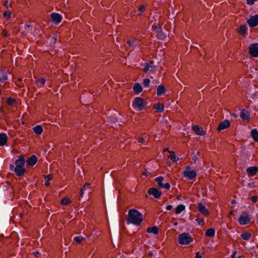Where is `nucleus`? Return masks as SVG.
Masks as SVG:
<instances>
[{
  "instance_id": "obj_14",
  "label": "nucleus",
  "mask_w": 258,
  "mask_h": 258,
  "mask_svg": "<svg viewBox=\"0 0 258 258\" xmlns=\"http://www.w3.org/2000/svg\"><path fill=\"white\" fill-rule=\"evenodd\" d=\"M246 172L248 176H252L256 174L258 172V167L252 166L246 169Z\"/></svg>"
},
{
  "instance_id": "obj_33",
  "label": "nucleus",
  "mask_w": 258,
  "mask_h": 258,
  "mask_svg": "<svg viewBox=\"0 0 258 258\" xmlns=\"http://www.w3.org/2000/svg\"><path fill=\"white\" fill-rule=\"evenodd\" d=\"M16 102V100L12 97H9L7 98V103L8 105L11 106Z\"/></svg>"
},
{
  "instance_id": "obj_37",
  "label": "nucleus",
  "mask_w": 258,
  "mask_h": 258,
  "mask_svg": "<svg viewBox=\"0 0 258 258\" xmlns=\"http://www.w3.org/2000/svg\"><path fill=\"white\" fill-rule=\"evenodd\" d=\"M3 15L6 19H9L11 18V12L10 11H6L4 13Z\"/></svg>"
},
{
  "instance_id": "obj_18",
  "label": "nucleus",
  "mask_w": 258,
  "mask_h": 258,
  "mask_svg": "<svg viewBox=\"0 0 258 258\" xmlns=\"http://www.w3.org/2000/svg\"><path fill=\"white\" fill-rule=\"evenodd\" d=\"M166 89L163 85H159L157 89V95L161 96L166 92Z\"/></svg>"
},
{
  "instance_id": "obj_44",
  "label": "nucleus",
  "mask_w": 258,
  "mask_h": 258,
  "mask_svg": "<svg viewBox=\"0 0 258 258\" xmlns=\"http://www.w3.org/2000/svg\"><path fill=\"white\" fill-rule=\"evenodd\" d=\"M146 6L144 5H142L139 8V10L141 12H143L146 10Z\"/></svg>"
},
{
  "instance_id": "obj_56",
  "label": "nucleus",
  "mask_w": 258,
  "mask_h": 258,
  "mask_svg": "<svg viewBox=\"0 0 258 258\" xmlns=\"http://www.w3.org/2000/svg\"><path fill=\"white\" fill-rule=\"evenodd\" d=\"M51 40L53 41V43H55L57 41V38L55 37H53L51 38Z\"/></svg>"
},
{
  "instance_id": "obj_38",
  "label": "nucleus",
  "mask_w": 258,
  "mask_h": 258,
  "mask_svg": "<svg viewBox=\"0 0 258 258\" xmlns=\"http://www.w3.org/2000/svg\"><path fill=\"white\" fill-rule=\"evenodd\" d=\"M148 140L147 137H140L138 139V143L143 144Z\"/></svg>"
},
{
  "instance_id": "obj_29",
  "label": "nucleus",
  "mask_w": 258,
  "mask_h": 258,
  "mask_svg": "<svg viewBox=\"0 0 258 258\" xmlns=\"http://www.w3.org/2000/svg\"><path fill=\"white\" fill-rule=\"evenodd\" d=\"M185 209V207L183 204H180L178 205L175 209V213L179 214L181 213Z\"/></svg>"
},
{
  "instance_id": "obj_51",
  "label": "nucleus",
  "mask_w": 258,
  "mask_h": 258,
  "mask_svg": "<svg viewBox=\"0 0 258 258\" xmlns=\"http://www.w3.org/2000/svg\"><path fill=\"white\" fill-rule=\"evenodd\" d=\"M146 63L148 64V66H149V67L150 68L154 67V66H153L154 62L153 61H151L149 63Z\"/></svg>"
},
{
  "instance_id": "obj_52",
  "label": "nucleus",
  "mask_w": 258,
  "mask_h": 258,
  "mask_svg": "<svg viewBox=\"0 0 258 258\" xmlns=\"http://www.w3.org/2000/svg\"><path fill=\"white\" fill-rule=\"evenodd\" d=\"M172 208V206L171 205H167L166 207V209L168 211L171 210Z\"/></svg>"
},
{
  "instance_id": "obj_24",
  "label": "nucleus",
  "mask_w": 258,
  "mask_h": 258,
  "mask_svg": "<svg viewBox=\"0 0 258 258\" xmlns=\"http://www.w3.org/2000/svg\"><path fill=\"white\" fill-rule=\"evenodd\" d=\"M247 30V26L245 25H242L240 26L238 30L239 34L242 35H244Z\"/></svg>"
},
{
  "instance_id": "obj_54",
  "label": "nucleus",
  "mask_w": 258,
  "mask_h": 258,
  "mask_svg": "<svg viewBox=\"0 0 258 258\" xmlns=\"http://www.w3.org/2000/svg\"><path fill=\"white\" fill-rule=\"evenodd\" d=\"M84 194V191H83V190L82 189H81V190L80 191V198H82L83 197Z\"/></svg>"
},
{
  "instance_id": "obj_10",
  "label": "nucleus",
  "mask_w": 258,
  "mask_h": 258,
  "mask_svg": "<svg viewBox=\"0 0 258 258\" xmlns=\"http://www.w3.org/2000/svg\"><path fill=\"white\" fill-rule=\"evenodd\" d=\"M197 172L193 170H184L183 172V177L188 178L189 180H192L194 179L197 176Z\"/></svg>"
},
{
  "instance_id": "obj_59",
  "label": "nucleus",
  "mask_w": 258,
  "mask_h": 258,
  "mask_svg": "<svg viewBox=\"0 0 258 258\" xmlns=\"http://www.w3.org/2000/svg\"><path fill=\"white\" fill-rule=\"evenodd\" d=\"M191 167L189 166H186V169L185 170H189Z\"/></svg>"
},
{
  "instance_id": "obj_46",
  "label": "nucleus",
  "mask_w": 258,
  "mask_h": 258,
  "mask_svg": "<svg viewBox=\"0 0 258 258\" xmlns=\"http://www.w3.org/2000/svg\"><path fill=\"white\" fill-rule=\"evenodd\" d=\"M158 25L156 23H154L151 27V30L153 31H155Z\"/></svg>"
},
{
  "instance_id": "obj_12",
  "label": "nucleus",
  "mask_w": 258,
  "mask_h": 258,
  "mask_svg": "<svg viewBox=\"0 0 258 258\" xmlns=\"http://www.w3.org/2000/svg\"><path fill=\"white\" fill-rule=\"evenodd\" d=\"M240 116L244 121H249L250 120L249 112L245 109H243L241 110Z\"/></svg>"
},
{
  "instance_id": "obj_8",
  "label": "nucleus",
  "mask_w": 258,
  "mask_h": 258,
  "mask_svg": "<svg viewBox=\"0 0 258 258\" xmlns=\"http://www.w3.org/2000/svg\"><path fill=\"white\" fill-rule=\"evenodd\" d=\"M51 19L54 24L58 25L61 22L62 17L58 13H53L51 14Z\"/></svg>"
},
{
  "instance_id": "obj_61",
  "label": "nucleus",
  "mask_w": 258,
  "mask_h": 258,
  "mask_svg": "<svg viewBox=\"0 0 258 258\" xmlns=\"http://www.w3.org/2000/svg\"><path fill=\"white\" fill-rule=\"evenodd\" d=\"M232 115H233V117H235V118H237V117H238V115H237V114H235V113H233Z\"/></svg>"
},
{
  "instance_id": "obj_42",
  "label": "nucleus",
  "mask_w": 258,
  "mask_h": 258,
  "mask_svg": "<svg viewBox=\"0 0 258 258\" xmlns=\"http://www.w3.org/2000/svg\"><path fill=\"white\" fill-rule=\"evenodd\" d=\"M162 31V27L161 26H158L155 32H156V34L161 32Z\"/></svg>"
},
{
  "instance_id": "obj_45",
  "label": "nucleus",
  "mask_w": 258,
  "mask_h": 258,
  "mask_svg": "<svg viewBox=\"0 0 258 258\" xmlns=\"http://www.w3.org/2000/svg\"><path fill=\"white\" fill-rule=\"evenodd\" d=\"M150 68L149 67V66H148V64L146 63V65L145 67L143 68V70L144 72L147 73L150 71Z\"/></svg>"
},
{
  "instance_id": "obj_27",
  "label": "nucleus",
  "mask_w": 258,
  "mask_h": 258,
  "mask_svg": "<svg viewBox=\"0 0 258 258\" xmlns=\"http://www.w3.org/2000/svg\"><path fill=\"white\" fill-rule=\"evenodd\" d=\"M36 83L38 87H43L45 84V80L43 78H40L36 80Z\"/></svg>"
},
{
  "instance_id": "obj_21",
  "label": "nucleus",
  "mask_w": 258,
  "mask_h": 258,
  "mask_svg": "<svg viewBox=\"0 0 258 258\" xmlns=\"http://www.w3.org/2000/svg\"><path fill=\"white\" fill-rule=\"evenodd\" d=\"M250 136L253 141L258 142V130L256 128H253L251 130Z\"/></svg>"
},
{
  "instance_id": "obj_19",
  "label": "nucleus",
  "mask_w": 258,
  "mask_h": 258,
  "mask_svg": "<svg viewBox=\"0 0 258 258\" xmlns=\"http://www.w3.org/2000/svg\"><path fill=\"white\" fill-rule=\"evenodd\" d=\"M192 129L197 135L204 136L206 134L205 132L201 130L200 126L198 125H194L192 127Z\"/></svg>"
},
{
  "instance_id": "obj_26",
  "label": "nucleus",
  "mask_w": 258,
  "mask_h": 258,
  "mask_svg": "<svg viewBox=\"0 0 258 258\" xmlns=\"http://www.w3.org/2000/svg\"><path fill=\"white\" fill-rule=\"evenodd\" d=\"M33 131L36 134L40 135L43 132V128L41 125H37L33 128Z\"/></svg>"
},
{
  "instance_id": "obj_13",
  "label": "nucleus",
  "mask_w": 258,
  "mask_h": 258,
  "mask_svg": "<svg viewBox=\"0 0 258 258\" xmlns=\"http://www.w3.org/2000/svg\"><path fill=\"white\" fill-rule=\"evenodd\" d=\"M38 161L37 157L36 155H33L26 160V164L28 166H33L35 165Z\"/></svg>"
},
{
  "instance_id": "obj_2",
  "label": "nucleus",
  "mask_w": 258,
  "mask_h": 258,
  "mask_svg": "<svg viewBox=\"0 0 258 258\" xmlns=\"http://www.w3.org/2000/svg\"><path fill=\"white\" fill-rule=\"evenodd\" d=\"M25 160L23 155L19 156V159L15 161V173L18 176L23 175L26 170L24 168Z\"/></svg>"
},
{
  "instance_id": "obj_30",
  "label": "nucleus",
  "mask_w": 258,
  "mask_h": 258,
  "mask_svg": "<svg viewBox=\"0 0 258 258\" xmlns=\"http://www.w3.org/2000/svg\"><path fill=\"white\" fill-rule=\"evenodd\" d=\"M156 37L158 39L164 40L166 37V35L163 31H162L161 32L156 34Z\"/></svg>"
},
{
  "instance_id": "obj_35",
  "label": "nucleus",
  "mask_w": 258,
  "mask_h": 258,
  "mask_svg": "<svg viewBox=\"0 0 258 258\" xmlns=\"http://www.w3.org/2000/svg\"><path fill=\"white\" fill-rule=\"evenodd\" d=\"M83 239L84 238L82 236H76L74 238V240L78 243H81Z\"/></svg>"
},
{
  "instance_id": "obj_9",
  "label": "nucleus",
  "mask_w": 258,
  "mask_h": 258,
  "mask_svg": "<svg viewBox=\"0 0 258 258\" xmlns=\"http://www.w3.org/2000/svg\"><path fill=\"white\" fill-rule=\"evenodd\" d=\"M147 192L149 195L153 196V197L157 199H159L161 195V192L155 187L149 188Z\"/></svg>"
},
{
  "instance_id": "obj_36",
  "label": "nucleus",
  "mask_w": 258,
  "mask_h": 258,
  "mask_svg": "<svg viewBox=\"0 0 258 258\" xmlns=\"http://www.w3.org/2000/svg\"><path fill=\"white\" fill-rule=\"evenodd\" d=\"M174 154H171L170 156H169V158L171 160H172L173 162H176L179 160V158L177 157Z\"/></svg>"
},
{
  "instance_id": "obj_48",
  "label": "nucleus",
  "mask_w": 258,
  "mask_h": 258,
  "mask_svg": "<svg viewBox=\"0 0 258 258\" xmlns=\"http://www.w3.org/2000/svg\"><path fill=\"white\" fill-rule=\"evenodd\" d=\"M89 187V184L88 183H86L83 187L81 188L83 191L86 190L87 189H88Z\"/></svg>"
},
{
  "instance_id": "obj_50",
  "label": "nucleus",
  "mask_w": 258,
  "mask_h": 258,
  "mask_svg": "<svg viewBox=\"0 0 258 258\" xmlns=\"http://www.w3.org/2000/svg\"><path fill=\"white\" fill-rule=\"evenodd\" d=\"M127 43L131 45V46H134V41H132V40H128L127 41Z\"/></svg>"
},
{
  "instance_id": "obj_43",
  "label": "nucleus",
  "mask_w": 258,
  "mask_h": 258,
  "mask_svg": "<svg viewBox=\"0 0 258 258\" xmlns=\"http://www.w3.org/2000/svg\"><path fill=\"white\" fill-rule=\"evenodd\" d=\"M251 201L253 203H256L258 200V197L257 196H252L250 198Z\"/></svg>"
},
{
  "instance_id": "obj_47",
  "label": "nucleus",
  "mask_w": 258,
  "mask_h": 258,
  "mask_svg": "<svg viewBox=\"0 0 258 258\" xmlns=\"http://www.w3.org/2000/svg\"><path fill=\"white\" fill-rule=\"evenodd\" d=\"M257 0H246L247 4L249 5H253Z\"/></svg>"
},
{
  "instance_id": "obj_64",
  "label": "nucleus",
  "mask_w": 258,
  "mask_h": 258,
  "mask_svg": "<svg viewBox=\"0 0 258 258\" xmlns=\"http://www.w3.org/2000/svg\"><path fill=\"white\" fill-rule=\"evenodd\" d=\"M229 214H230V215H234L233 212L232 211H230Z\"/></svg>"
},
{
  "instance_id": "obj_1",
  "label": "nucleus",
  "mask_w": 258,
  "mask_h": 258,
  "mask_svg": "<svg viewBox=\"0 0 258 258\" xmlns=\"http://www.w3.org/2000/svg\"><path fill=\"white\" fill-rule=\"evenodd\" d=\"M143 220V214L135 209H132L128 212V218L126 220L127 224H133L139 226Z\"/></svg>"
},
{
  "instance_id": "obj_25",
  "label": "nucleus",
  "mask_w": 258,
  "mask_h": 258,
  "mask_svg": "<svg viewBox=\"0 0 258 258\" xmlns=\"http://www.w3.org/2000/svg\"><path fill=\"white\" fill-rule=\"evenodd\" d=\"M206 236L209 237H213L215 235V230L214 228L208 229L205 233Z\"/></svg>"
},
{
  "instance_id": "obj_22",
  "label": "nucleus",
  "mask_w": 258,
  "mask_h": 258,
  "mask_svg": "<svg viewBox=\"0 0 258 258\" xmlns=\"http://www.w3.org/2000/svg\"><path fill=\"white\" fill-rule=\"evenodd\" d=\"M133 90L135 93L139 94L142 91L143 88L140 84L135 83L133 86Z\"/></svg>"
},
{
  "instance_id": "obj_57",
  "label": "nucleus",
  "mask_w": 258,
  "mask_h": 258,
  "mask_svg": "<svg viewBox=\"0 0 258 258\" xmlns=\"http://www.w3.org/2000/svg\"><path fill=\"white\" fill-rule=\"evenodd\" d=\"M29 28H31L32 29V27L31 26V25H28V24H27V25H25V29H27Z\"/></svg>"
},
{
  "instance_id": "obj_49",
  "label": "nucleus",
  "mask_w": 258,
  "mask_h": 258,
  "mask_svg": "<svg viewBox=\"0 0 258 258\" xmlns=\"http://www.w3.org/2000/svg\"><path fill=\"white\" fill-rule=\"evenodd\" d=\"M9 168H10V170L11 171H14L15 172L16 167H15V166L13 164H10Z\"/></svg>"
},
{
  "instance_id": "obj_39",
  "label": "nucleus",
  "mask_w": 258,
  "mask_h": 258,
  "mask_svg": "<svg viewBox=\"0 0 258 258\" xmlns=\"http://www.w3.org/2000/svg\"><path fill=\"white\" fill-rule=\"evenodd\" d=\"M160 188H163L167 190H168L170 188V184L168 182H167L166 183H163L162 184V186H161Z\"/></svg>"
},
{
  "instance_id": "obj_60",
  "label": "nucleus",
  "mask_w": 258,
  "mask_h": 258,
  "mask_svg": "<svg viewBox=\"0 0 258 258\" xmlns=\"http://www.w3.org/2000/svg\"><path fill=\"white\" fill-rule=\"evenodd\" d=\"M231 204H235V203H236V200H232L231 201Z\"/></svg>"
},
{
  "instance_id": "obj_34",
  "label": "nucleus",
  "mask_w": 258,
  "mask_h": 258,
  "mask_svg": "<svg viewBox=\"0 0 258 258\" xmlns=\"http://www.w3.org/2000/svg\"><path fill=\"white\" fill-rule=\"evenodd\" d=\"M71 202V200L68 197H65L61 200V204L62 205H67Z\"/></svg>"
},
{
  "instance_id": "obj_55",
  "label": "nucleus",
  "mask_w": 258,
  "mask_h": 258,
  "mask_svg": "<svg viewBox=\"0 0 258 258\" xmlns=\"http://www.w3.org/2000/svg\"><path fill=\"white\" fill-rule=\"evenodd\" d=\"M237 252L236 251H234L233 252V253L231 255V257L232 258H236V254Z\"/></svg>"
},
{
  "instance_id": "obj_11",
  "label": "nucleus",
  "mask_w": 258,
  "mask_h": 258,
  "mask_svg": "<svg viewBox=\"0 0 258 258\" xmlns=\"http://www.w3.org/2000/svg\"><path fill=\"white\" fill-rule=\"evenodd\" d=\"M198 209L199 211L205 216H208L210 215V212L208 209L206 208V206L200 203L198 205Z\"/></svg>"
},
{
  "instance_id": "obj_6",
  "label": "nucleus",
  "mask_w": 258,
  "mask_h": 258,
  "mask_svg": "<svg viewBox=\"0 0 258 258\" xmlns=\"http://www.w3.org/2000/svg\"><path fill=\"white\" fill-rule=\"evenodd\" d=\"M249 53L250 55L254 58L258 57V43H253L249 45L248 47Z\"/></svg>"
},
{
  "instance_id": "obj_3",
  "label": "nucleus",
  "mask_w": 258,
  "mask_h": 258,
  "mask_svg": "<svg viewBox=\"0 0 258 258\" xmlns=\"http://www.w3.org/2000/svg\"><path fill=\"white\" fill-rule=\"evenodd\" d=\"M147 102L140 97H135L132 102V107L137 111H142L147 105Z\"/></svg>"
},
{
  "instance_id": "obj_17",
  "label": "nucleus",
  "mask_w": 258,
  "mask_h": 258,
  "mask_svg": "<svg viewBox=\"0 0 258 258\" xmlns=\"http://www.w3.org/2000/svg\"><path fill=\"white\" fill-rule=\"evenodd\" d=\"M8 79L7 73L4 70H0V82L4 83Z\"/></svg>"
},
{
  "instance_id": "obj_41",
  "label": "nucleus",
  "mask_w": 258,
  "mask_h": 258,
  "mask_svg": "<svg viewBox=\"0 0 258 258\" xmlns=\"http://www.w3.org/2000/svg\"><path fill=\"white\" fill-rule=\"evenodd\" d=\"M196 221L200 225H203L204 224V220L203 218H197Z\"/></svg>"
},
{
  "instance_id": "obj_53",
  "label": "nucleus",
  "mask_w": 258,
  "mask_h": 258,
  "mask_svg": "<svg viewBox=\"0 0 258 258\" xmlns=\"http://www.w3.org/2000/svg\"><path fill=\"white\" fill-rule=\"evenodd\" d=\"M196 258H202V255L200 254V252H197L196 253Z\"/></svg>"
},
{
  "instance_id": "obj_40",
  "label": "nucleus",
  "mask_w": 258,
  "mask_h": 258,
  "mask_svg": "<svg viewBox=\"0 0 258 258\" xmlns=\"http://www.w3.org/2000/svg\"><path fill=\"white\" fill-rule=\"evenodd\" d=\"M150 80L149 79H144L143 80V85L145 87H148L150 85Z\"/></svg>"
},
{
  "instance_id": "obj_16",
  "label": "nucleus",
  "mask_w": 258,
  "mask_h": 258,
  "mask_svg": "<svg viewBox=\"0 0 258 258\" xmlns=\"http://www.w3.org/2000/svg\"><path fill=\"white\" fill-rule=\"evenodd\" d=\"M8 136L4 133H0V146H5L8 141Z\"/></svg>"
},
{
  "instance_id": "obj_5",
  "label": "nucleus",
  "mask_w": 258,
  "mask_h": 258,
  "mask_svg": "<svg viewBox=\"0 0 258 258\" xmlns=\"http://www.w3.org/2000/svg\"><path fill=\"white\" fill-rule=\"evenodd\" d=\"M251 218L248 213L245 211H242L239 219L238 222L242 225H245L250 223Z\"/></svg>"
},
{
  "instance_id": "obj_63",
  "label": "nucleus",
  "mask_w": 258,
  "mask_h": 258,
  "mask_svg": "<svg viewBox=\"0 0 258 258\" xmlns=\"http://www.w3.org/2000/svg\"><path fill=\"white\" fill-rule=\"evenodd\" d=\"M192 159H193L194 160L196 161V160L197 159V157H196V156H194V157H192Z\"/></svg>"
},
{
  "instance_id": "obj_4",
  "label": "nucleus",
  "mask_w": 258,
  "mask_h": 258,
  "mask_svg": "<svg viewBox=\"0 0 258 258\" xmlns=\"http://www.w3.org/2000/svg\"><path fill=\"white\" fill-rule=\"evenodd\" d=\"M178 242L181 245H188L193 241V238L188 233H182L178 236Z\"/></svg>"
},
{
  "instance_id": "obj_15",
  "label": "nucleus",
  "mask_w": 258,
  "mask_h": 258,
  "mask_svg": "<svg viewBox=\"0 0 258 258\" xmlns=\"http://www.w3.org/2000/svg\"><path fill=\"white\" fill-rule=\"evenodd\" d=\"M230 126V121L228 119H225L221 122L217 128L218 131L224 130Z\"/></svg>"
},
{
  "instance_id": "obj_20",
  "label": "nucleus",
  "mask_w": 258,
  "mask_h": 258,
  "mask_svg": "<svg viewBox=\"0 0 258 258\" xmlns=\"http://www.w3.org/2000/svg\"><path fill=\"white\" fill-rule=\"evenodd\" d=\"M153 107L155 109L156 112L158 113H161L164 110V105L159 103L154 104Z\"/></svg>"
},
{
  "instance_id": "obj_32",
  "label": "nucleus",
  "mask_w": 258,
  "mask_h": 258,
  "mask_svg": "<svg viewBox=\"0 0 258 258\" xmlns=\"http://www.w3.org/2000/svg\"><path fill=\"white\" fill-rule=\"evenodd\" d=\"M52 178V175L51 174H48L45 177V184L46 186H49L50 185V180Z\"/></svg>"
},
{
  "instance_id": "obj_58",
  "label": "nucleus",
  "mask_w": 258,
  "mask_h": 258,
  "mask_svg": "<svg viewBox=\"0 0 258 258\" xmlns=\"http://www.w3.org/2000/svg\"><path fill=\"white\" fill-rule=\"evenodd\" d=\"M164 151H167V152H169L170 153H172V154H174V152H171L170 151L168 148H166L164 150Z\"/></svg>"
},
{
  "instance_id": "obj_31",
  "label": "nucleus",
  "mask_w": 258,
  "mask_h": 258,
  "mask_svg": "<svg viewBox=\"0 0 258 258\" xmlns=\"http://www.w3.org/2000/svg\"><path fill=\"white\" fill-rule=\"evenodd\" d=\"M164 180V178L163 176H160L155 178V181L157 182L158 186L161 187L162 186L163 183L162 182Z\"/></svg>"
},
{
  "instance_id": "obj_28",
  "label": "nucleus",
  "mask_w": 258,
  "mask_h": 258,
  "mask_svg": "<svg viewBox=\"0 0 258 258\" xmlns=\"http://www.w3.org/2000/svg\"><path fill=\"white\" fill-rule=\"evenodd\" d=\"M251 233L249 232H245L244 233H242L240 236L241 238L244 240L248 241L249 240V239L251 237Z\"/></svg>"
},
{
  "instance_id": "obj_23",
  "label": "nucleus",
  "mask_w": 258,
  "mask_h": 258,
  "mask_svg": "<svg viewBox=\"0 0 258 258\" xmlns=\"http://www.w3.org/2000/svg\"><path fill=\"white\" fill-rule=\"evenodd\" d=\"M147 232L149 233H153L155 235H157L159 233V230H158V227L156 226H154L148 228Z\"/></svg>"
},
{
  "instance_id": "obj_7",
  "label": "nucleus",
  "mask_w": 258,
  "mask_h": 258,
  "mask_svg": "<svg viewBox=\"0 0 258 258\" xmlns=\"http://www.w3.org/2000/svg\"><path fill=\"white\" fill-rule=\"evenodd\" d=\"M247 23L251 28L256 26L258 25V15L250 16L247 20Z\"/></svg>"
},
{
  "instance_id": "obj_62",
  "label": "nucleus",
  "mask_w": 258,
  "mask_h": 258,
  "mask_svg": "<svg viewBox=\"0 0 258 258\" xmlns=\"http://www.w3.org/2000/svg\"><path fill=\"white\" fill-rule=\"evenodd\" d=\"M148 254L150 256H152L153 255V254L152 252H149Z\"/></svg>"
}]
</instances>
